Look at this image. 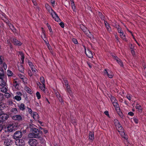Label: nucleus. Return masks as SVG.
<instances>
[{"instance_id": "nucleus-57", "label": "nucleus", "mask_w": 146, "mask_h": 146, "mask_svg": "<svg viewBox=\"0 0 146 146\" xmlns=\"http://www.w3.org/2000/svg\"><path fill=\"white\" fill-rule=\"evenodd\" d=\"M3 94L0 93V100H2L3 99Z\"/></svg>"}, {"instance_id": "nucleus-38", "label": "nucleus", "mask_w": 146, "mask_h": 146, "mask_svg": "<svg viewBox=\"0 0 146 146\" xmlns=\"http://www.w3.org/2000/svg\"><path fill=\"white\" fill-rule=\"evenodd\" d=\"M7 75L8 76H12L13 75L12 72L10 70H7Z\"/></svg>"}, {"instance_id": "nucleus-27", "label": "nucleus", "mask_w": 146, "mask_h": 146, "mask_svg": "<svg viewBox=\"0 0 146 146\" xmlns=\"http://www.w3.org/2000/svg\"><path fill=\"white\" fill-rule=\"evenodd\" d=\"M12 95L13 94L12 93H9L6 92L5 93L3 96H4L7 98H8L11 97Z\"/></svg>"}, {"instance_id": "nucleus-16", "label": "nucleus", "mask_w": 146, "mask_h": 146, "mask_svg": "<svg viewBox=\"0 0 146 146\" xmlns=\"http://www.w3.org/2000/svg\"><path fill=\"white\" fill-rule=\"evenodd\" d=\"M12 141L10 139H7L4 142V144L6 146H10L12 144Z\"/></svg>"}, {"instance_id": "nucleus-34", "label": "nucleus", "mask_w": 146, "mask_h": 146, "mask_svg": "<svg viewBox=\"0 0 146 146\" xmlns=\"http://www.w3.org/2000/svg\"><path fill=\"white\" fill-rule=\"evenodd\" d=\"M1 91L3 93H5L7 91V89L6 87H2V88H1Z\"/></svg>"}, {"instance_id": "nucleus-20", "label": "nucleus", "mask_w": 146, "mask_h": 146, "mask_svg": "<svg viewBox=\"0 0 146 146\" xmlns=\"http://www.w3.org/2000/svg\"><path fill=\"white\" fill-rule=\"evenodd\" d=\"M13 42L15 45L19 46L21 45L22 43L19 41L13 38Z\"/></svg>"}, {"instance_id": "nucleus-6", "label": "nucleus", "mask_w": 146, "mask_h": 146, "mask_svg": "<svg viewBox=\"0 0 146 146\" xmlns=\"http://www.w3.org/2000/svg\"><path fill=\"white\" fill-rule=\"evenodd\" d=\"M111 100L112 102L113 106L114 107L115 110H118L119 109V106L117 103V101L115 98L113 96H111Z\"/></svg>"}, {"instance_id": "nucleus-32", "label": "nucleus", "mask_w": 146, "mask_h": 146, "mask_svg": "<svg viewBox=\"0 0 146 146\" xmlns=\"http://www.w3.org/2000/svg\"><path fill=\"white\" fill-rule=\"evenodd\" d=\"M71 7H72V9L73 10V11L75 12L76 7L74 2L72 1H71Z\"/></svg>"}, {"instance_id": "nucleus-48", "label": "nucleus", "mask_w": 146, "mask_h": 146, "mask_svg": "<svg viewBox=\"0 0 146 146\" xmlns=\"http://www.w3.org/2000/svg\"><path fill=\"white\" fill-rule=\"evenodd\" d=\"M117 62L121 66H123V64L122 63V62L120 59L119 60V61L118 62Z\"/></svg>"}, {"instance_id": "nucleus-31", "label": "nucleus", "mask_w": 146, "mask_h": 146, "mask_svg": "<svg viewBox=\"0 0 146 146\" xmlns=\"http://www.w3.org/2000/svg\"><path fill=\"white\" fill-rule=\"evenodd\" d=\"M39 87L40 88L42 91H43L44 92H45V84H42L40 85Z\"/></svg>"}, {"instance_id": "nucleus-63", "label": "nucleus", "mask_w": 146, "mask_h": 146, "mask_svg": "<svg viewBox=\"0 0 146 146\" xmlns=\"http://www.w3.org/2000/svg\"><path fill=\"white\" fill-rule=\"evenodd\" d=\"M32 1L34 5H37V3L36 0H32Z\"/></svg>"}, {"instance_id": "nucleus-64", "label": "nucleus", "mask_w": 146, "mask_h": 146, "mask_svg": "<svg viewBox=\"0 0 146 146\" xmlns=\"http://www.w3.org/2000/svg\"><path fill=\"white\" fill-rule=\"evenodd\" d=\"M128 114L131 116H133L134 115V113L132 112H129Z\"/></svg>"}, {"instance_id": "nucleus-44", "label": "nucleus", "mask_w": 146, "mask_h": 146, "mask_svg": "<svg viewBox=\"0 0 146 146\" xmlns=\"http://www.w3.org/2000/svg\"><path fill=\"white\" fill-rule=\"evenodd\" d=\"M5 22L7 23V25L9 26V27H10L12 25L9 22V21L7 19L5 21Z\"/></svg>"}, {"instance_id": "nucleus-19", "label": "nucleus", "mask_w": 146, "mask_h": 146, "mask_svg": "<svg viewBox=\"0 0 146 146\" xmlns=\"http://www.w3.org/2000/svg\"><path fill=\"white\" fill-rule=\"evenodd\" d=\"M22 132L19 131H16L14 133L13 137H22Z\"/></svg>"}, {"instance_id": "nucleus-15", "label": "nucleus", "mask_w": 146, "mask_h": 146, "mask_svg": "<svg viewBox=\"0 0 146 146\" xmlns=\"http://www.w3.org/2000/svg\"><path fill=\"white\" fill-rule=\"evenodd\" d=\"M18 76L21 79L25 84L27 83V78L25 76L21 74H19Z\"/></svg>"}, {"instance_id": "nucleus-12", "label": "nucleus", "mask_w": 146, "mask_h": 146, "mask_svg": "<svg viewBox=\"0 0 146 146\" xmlns=\"http://www.w3.org/2000/svg\"><path fill=\"white\" fill-rule=\"evenodd\" d=\"M17 95L13 97V99L17 101H20L21 99V96L22 95L21 93L19 92H17L16 93Z\"/></svg>"}, {"instance_id": "nucleus-39", "label": "nucleus", "mask_w": 146, "mask_h": 146, "mask_svg": "<svg viewBox=\"0 0 146 146\" xmlns=\"http://www.w3.org/2000/svg\"><path fill=\"white\" fill-rule=\"evenodd\" d=\"M47 26L48 29H49V30L50 31V33H51L50 35H52V30L51 28L50 27V25H49L48 24V23H47Z\"/></svg>"}, {"instance_id": "nucleus-24", "label": "nucleus", "mask_w": 146, "mask_h": 146, "mask_svg": "<svg viewBox=\"0 0 146 146\" xmlns=\"http://www.w3.org/2000/svg\"><path fill=\"white\" fill-rule=\"evenodd\" d=\"M42 33H43V35L44 36V38H43V40H44L45 43L46 44L48 48H49V44L47 41L46 40V35L45 33V32L44 31H43Z\"/></svg>"}, {"instance_id": "nucleus-26", "label": "nucleus", "mask_w": 146, "mask_h": 146, "mask_svg": "<svg viewBox=\"0 0 146 146\" xmlns=\"http://www.w3.org/2000/svg\"><path fill=\"white\" fill-rule=\"evenodd\" d=\"M24 89L28 93L30 94L32 93V92L31 90L28 87L26 86L24 88Z\"/></svg>"}, {"instance_id": "nucleus-49", "label": "nucleus", "mask_w": 146, "mask_h": 146, "mask_svg": "<svg viewBox=\"0 0 146 146\" xmlns=\"http://www.w3.org/2000/svg\"><path fill=\"white\" fill-rule=\"evenodd\" d=\"M12 111L13 112L16 113H17L18 111L17 109L16 108H13L12 109Z\"/></svg>"}, {"instance_id": "nucleus-45", "label": "nucleus", "mask_w": 146, "mask_h": 146, "mask_svg": "<svg viewBox=\"0 0 146 146\" xmlns=\"http://www.w3.org/2000/svg\"><path fill=\"white\" fill-rule=\"evenodd\" d=\"M28 64L29 66L31 68L32 67H33L34 66V65L31 62L29 61L28 62Z\"/></svg>"}, {"instance_id": "nucleus-4", "label": "nucleus", "mask_w": 146, "mask_h": 146, "mask_svg": "<svg viewBox=\"0 0 146 146\" xmlns=\"http://www.w3.org/2000/svg\"><path fill=\"white\" fill-rule=\"evenodd\" d=\"M31 133L29 134L28 137H36L39 133V131L38 129L35 128H32L31 129Z\"/></svg>"}, {"instance_id": "nucleus-13", "label": "nucleus", "mask_w": 146, "mask_h": 146, "mask_svg": "<svg viewBox=\"0 0 146 146\" xmlns=\"http://www.w3.org/2000/svg\"><path fill=\"white\" fill-rule=\"evenodd\" d=\"M19 85V80L16 78L14 79L13 81V85L16 88H18V87Z\"/></svg>"}, {"instance_id": "nucleus-51", "label": "nucleus", "mask_w": 146, "mask_h": 146, "mask_svg": "<svg viewBox=\"0 0 146 146\" xmlns=\"http://www.w3.org/2000/svg\"><path fill=\"white\" fill-rule=\"evenodd\" d=\"M27 108L28 109V111L29 113L31 114L32 113V110L31 108L27 107Z\"/></svg>"}, {"instance_id": "nucleus-14", "label": "nucleus", "mask_w": 146, "mask_h": 146, "mask_svg": "<svg viewBox=\"0 0 146 146\" xmlns=\"http://www.w3.org/2000/svg\"><path fill=\"white\" fill-rule=\"evenodd\" d=\"M85 49V53L86 56L89 58H92L93 57V54L92 52L89 49H87L86 51V48L85 46H84Z\"/></svg>"}, {"instance_id": "nucleus-53", "label": "nucleus", "mask_w": 146, "mask_h": 146, "mask_svg": "<svg viewBox=\"0 0 146 146\" xmlns=\"http://www.w3.org/2000/svg\"><path fill=\"white\" fill-rule=\"evenodd\" d=\"M31 69L33 73H35L36 72V69L35 68V66H34L33 67H32V68H31Z\"/></svg>"}, {"instance_id": "nucleus-36", "label": "nucleus", "mask_w": 146, "mask_h": 146, "mask_svg": "<svg viewBox=\"0 0 146 146\" xmlns=\"http://www.w3.org/2000/svg\"><path fill=\"white\" fill-rule=\"evenodd\" d=\"M119 130H118V131L119 132L120 134L121 135L122 137H124V136L125 135V133L123 131V129H122V130H121V131H120Z\"/></svg>"}, {"instance_id": "nucleus-7", "label": "nucleus", "mask_w": 146, "mask_h": 146, "mask_svg": "<svg viewBox=\"0 0 146 146\" xmlns=\"http://www.w3.org/2000/svg\"><path fill=\"white\" fill-rule=\"evenodd\" d=\"M9 117L8 115L5 113L0 114V122H3L7 120Z\"/></svg>"}, {"instance_id": "nucleus-11", "label": "nucleus", "mask_w": 146, "mask_h": 146, "mask_svg": "<svg viewBox=\"0 0 146 146\" xmlns=\"http://www.w3.org/2000/svg\"><path fill=\"white\" fill-rule=\"evenodd\" d=\"M29 143L31 146H36L38 144V142L36 139H31L29 140Z\"/></svg>"}, {"instance_id": "nucleus-47", "label": "nucleus", "mask_w": 146, "mask_h": 146, "mask_svg": "<svg viewBox=\"0 0 146 146\" xmlns=\"http://www.w3.org/2000/svg\"><path fill=\"white\" fill-rule=\"evenodd\" d=\"M72 41L75 44H77L78 43L77 40L75 38H72Z\"/></svg>"}, {"instance_id": "nucleus-30", "label": "nucleus", "mask_w": 146, "mask_h": 146, "mask_svg": "<svg viewBox=\"0 0 146 146\" xmlns=\"http://www.w3.org/2000/svg\"><path fill=\"white\" fill-rule=\"evenodd\" d=\"M5 108V104L2 102H0V110H2Z\"/></svg>"}, {"instance_id": "nucleus-28", "label": "nucleus", "mask_w": 146, "mask_h": 146, "mask_svg": "<svg viewBox=\"0 0 146 146\" xmlns=\"http://www.w3.org/2000/svg\"><path fill=\"white\" fill-rule=\"evenodd\" d=\"M120 36L124 40L127 41L126 38L125 37V36L124 33L123 32L120 33Z\"/></svg>"}, {"instance_id": "nucleus-50", "label": "nucleus", "mask_w": 146, "mask_h": 146, "mask_svg": "<svg viewBox=\"0 0 146 146\" xmlns=\"http://www.w3.org/2000/svg\"><path fill=\"white\" fill-rule=\"evenodd\" d=\"M115 37L116 39V41L117 42V43L118 42H119V38L118 37V36L116 35H115Z\"/></svg>"}, {"instance_id": "nucleus-55", "label": "nucleus", "mask_w": 146, "mask_h": 146, "mask_svg": "<svg viewBox=\"0 0 146 146\" xmlns=\"http://www.w3.org/2000/svg\"><path fill=\"white\" fill-rule=\"evenodd\" d=\"M127 98L129 100H130L131 99V95L130 94H128L127 96Z\"/></svg>"}, {"instance_id": "nucleus-40", "label": "nucleus", "mask_w": 146, "mask_h": 146, "mask_svg": "<svg viewBox=\"0 0 146 146\" xmlns=\"http://www.w3.org/2000/svg\"><path fill=\"white\" fill-rule=\"evenodd\" d=\"M117 30L118 32L119 33H120L123 32V31L121 30V27L119 26L118 25L117 27Z\"/></svg>"}, {"instance_id": "nucleus-37", "label": "nucleus", "mask_w": 146, "mask_h": 146, "mask_svg": "<svg viewBox=\"0 0 146 146\" xmlns=\"http://www.w3.org/2000/svg\"><path fill=\"white\" fill-rule=\"evenodd\" d=\"M66 87V90L67 91V92H68V93L70 94V95H72V92L70 90V86H68Z\"/></svg>"}, {"instance_id": "nucleus-43", "label": "nucleus", "mask_w": 146, "mask_h": 146, "mask_svg": "<svg viewBox=\"0 0 146 146\" xmlns=\"http://www.w3.org/2000/svg\"><path fill=\"white\" fill-rule=\"evenodd\" d=\"M14 33H17V31L16 29L13 26V28H12L10 29Z\"/></svg>"}, {"instance_id": "nucleus-8", "label": "nucleus", "mask_w": 146, "mask_h": 146, "mask_svg": "<svg viewBox=\"0 0 146 146\" xmlns=\"http://www.w3.org/2000/svg\"><path fill=\"white\" fill-rule=\"evenodd\" d=\"M105 76H108L109 78H111L113 76V73L108 69H105L104 71Z\"/></svg>"}, {"instance_id": "nucleus-21", "label": "nucleus", "mask_w": 146, "mask_h": 146, "mask_svg": "<svg viewBox=\"0 0 146 146\" xmlns=\"http://www.w3.org/2000/svg\"><path fill=\"white\" fill-rule=\"evenodd\" d=\"M18 106L20 110L24 111L25 109V106L23 103H21L18 105Z\"/></svg>"}, {"instance_id": "nucleus-17", "label": "nucleus", "mask_w": 146, "mask_h": 146, "mask_svg": "<svg viewBox=\"0 0 146 146\" xmlns=\"http://www.w3.org/2000/svg\"><path fill=\"white\" fill-rule=\"evenodd\" d=\"M12 118L15 120L19 121L22 120V116L20 115H16L12 116Z\"/></svg>"}, {"instance_id": "nucleus-60", "label": "nucleus", "mask_w": 146, "mask_h": 146, "mask_svg": "<svg viewBox=\"0 0 146 146\" xmlns=\"http://www.w3.org/2000/svg\"><path fill=\"white\" fill-rule=\"evenodd\" d=\"M28 73L29 76H32L33 75L32 73L31 70H29L28 72Z\"/></svg>"}, {"instance_id": "nucleus-18", "label": "nucleus", "mask_w": 146, "mask_h": 146, "mask_svg": "<svg viewBox=\"0 0 146 146\" xmlns=\"http://www.w3.org/2000/svg\"><path fill=\"white\" fill-rule=\"evenodd\" d=\"M55 94L56 97L58 98L60 102L63 103L64 101L61 95L57 91H55Z\"/></svg>"}, {"instance_id": "nucleus-2", "label": "nucleus", "mask_w": 146, "mask_h": 146, "mask_svg": "<svg viewBox=\"0 0 146 146\" xmlns=\"http://www.w3.org/2000/svg\"><path fill=\"white\" fill-rule=\"evenodd\" d=\"M6 79L4 76V70L2 68L0 69V85L5 87L6 85Z\"/></svg>"}, {"instance_id": "nucleus-59", "label": "nucleus", "mask_w": 146, "mask_h": 146, "mask_svg": "<svg viewBox=\"0 0 146 146\" xmlns=\"http://www.w3.org/2000/svg\"><path fill=\"white\" fill-rule=\"evenodd\" d=\"M60 26L62 28H64V24L63 22H61L59 24Z\"/></svg>"}, {"instance_id": "nucleus-33", "label": "nucleus", "mask_w": 146, "mask_h": 146, "mask_svg": "<svg viewBox=\"0 0 146 146\" xmlns=\"http://www.w3.org/2000/svg\"><path fill=\"white\" fill-rule=\"evenodd\" d=\"M116 111H117V113H118V115H119V116L121 117H123V114L122 113V112H121L120 111V109L119 108V109L118 110H115Z\"/></svg>"}, {"instance_id": "nucleus-3", "label": "nucleus", "mask_w": 146, "mask_h": 146, "mask_svg": "<svg viewBox=\"0 0 146 146\" xmlns=\"http://www.w3.org/2000/svg\"><path fill=\"white\" fill-rule=\"evenodd\" d=\"M18 127V124L16 123H13L8 125L7 127V130L9 132H12L15 130Z\"/></svg>"}, {"instance_id": "nucleus-29", "label": "nucleus", "mask_w": 146, "mask_h": 146, "mask_svg": "<svg viewBox=\"0 0 146 146\" xmlns=\"http://www.w3.org/2000/svg\"><path fill=\"white\" fill-rule=\"evenodd\" d=\"M135 107L140 112L142 111V108L141 106L139 105L138 104H137Z\"/></svg>"}, {"instance_id": "nucleus-52", "label": "nucleus", "mask_w": 146, "mask_h": 146, "mask_svg": "<svg viewBox=\"0 0 146 146\" xmlns=\"http://www.w3.org/2000/svg\"><path fill=\"white\" fill-rule=\"evenodd\" d=\"M64 83H65V84L66 87L68 86H69L68 84V81H67V80H64Z\"/></svg>"}, {"instance_id": "nucleus-5", "label": "nucleus", "mask_w": 146, "mask_h": 146, "mask_svg": "<svg viewBox=\"0 0 146 146\" xmlns=\"http://www.w3.org/2000/svg\"><path fill=\"white\" fill-rule=\"evenodd\" d=\"M21 137H14L15 140V143L18 146H23L25 144L24 140L21 139Z\"/></svg>"}, {"instance_id": "nucleus-23", "label": "nucleus", "mask_w": 146, "mask_h": 146, "mask_svg": "<svg viewBox=\"0 0 146 146\" xmlns=\"http://www.w3.org/2000/svg\"><path fill=\"white\" fill-rule=\"evenodd\" d=\"M32 116L33 119L36 121L38 120L39 117V115L36 112L33 113L32 115Z\"/></svg>"}, {"instance_id": "nucleus-54", "label": "nucleus", "mask_w": 146, "mask_h": 146, "mask_svg": "<svg viewBox=\"0 0 146 146\" xmlns=\"http://www.w3.org/2000/svg\"><path fill=\"white\" fill-rule=\"evenodd\" d=\"M50 2L53 7L55 6V0H51Z\"/></svg>"}, {"instance_id": "nucleus-22", "label": "nucleus", "mask_w": 146, "mask_h": 146, "mask_svg": "<svg viewBox=\"0 0 146 146\" xmlns=\"http://www.w3.org/2000/svg\"><path fill=\"white\" fill-rule=\"evenodd\" d=\"M19 53L21 56V64H23L24 62V59L25 58L24 54L22 52H19Z\"/></svg>"}, {"instance_id": "nucleus-58", "label": "nucleus", "mask_w": 146, "mask_h": 146, "mask_svg": "<svg viewBox=\"0 0 146 146\" xmlns=\"http://www.w3.org/2000/svg\"><path fill=\"white\" fill-rule=\"evenodd\" d=\"M94 137V134L92 132H90L89 134V137Z\"/></svg>"}, {"instance_id": "nucleus-25", "label": "nucleus", "mask_w": 146, "mask_h": 146, "mask_svg": "<svg viewBox=\"0 0 146 146\" xmlns=\"http://www.w3.org/2000/svg\"><path fill=\"white\" fill-rule=\"evenodd\" d=\"M104 23L108 31L110 32L111 31V29L109 24L106 21H105Z\"/></svg>"}, {"instance_id": "nucleus-62", "label": "nucleus", "mask_w": 146, "mask_h": 146, "mask_svg": "<svg viewBox=\"0 0 146 146\" xmlns=\"http://www.w3.org/2000/svg\"><path fill=\"white\" fill-rule=\"evenodd\" d=\"M131 53L133 56H134L135 54V52L134 51V49L131 50Z\"/></svg>"}, {"instance_id": "nucleus-41", "label": "nucleus", "mask_w": 146, "mask_h": 146, "mask_svg": "<svg viewBox=\"0 0 146 146\" xmlns=\"http://www.w3.org/2000/svg\"><path fill=\"white\" fill-rule=\"evenodd\" d=\"M40 81L43 84H45V80L44 77L43 76H41L40 78Z\"/></svg>"}, {"instance_id": "nucleus-1", "label": "nucleus", "mask_w": 146, "mask_h": 146, "mask_svg": "<svg viewBox=\"0 0 146 146\" xmlns=\"http://www.w3.org/2000/svg\"><path fill=\"white\" fill-rule=\"evenodd\" d=\"M45 7L48 11L49 13L51 15L53 19L56 21L58 22L60 21L58 15L50 7L48 4L45 5Z\"/></svg>"}, {"instance_id": "nucleus-42", "label": "nucleus", "mask_w": 146, "mask_h": 146, "mask_svg": "<svg viewBox=\"0 0 146 146\" xmlns=\"http://www.w3.org/2000/svg\"><path fill=\"white\" fill-rule=\"evenodd\" d=\"M36 95L38 99H39L41 98V95L39 92H36Z\"/></svg>"}, {"instance_id": "nucleus-9", "label": "nucleus", "mask_w": 146, "mask_h": 146, "mask_svg": "<svg viewBox=\"0 0 146 146\" xmlns=\"http://www.w3.org/2000/svg\"><path fill=\"white\" fill-rule=\"evenodd\" d=\"M114 122L115 125L116 126V128L118 130H122L123 128L121 126V125L117 119H114Z\"/></svg>"}, {"instance_id": "nucleus-46", "label": "nucleus", "mask_w": 146, "mask_h": 146, "mask_svg": "<svg viewBox=\"0 0 146 146\" xmlns=\"http://www.w3.org/2000/svg\"><path fill=\"white\" fill-rule=\"evenodd\" d=\"M133 121L136 124H137L138 123V119L136 118L135 117H133Z\"/></svg>"}, {"instance_id": "nucleus-10", "label": "nucleus", "mask_w": 146, "mask_h": 146, "mask_svg": "<svg viewBox=\"0 0 146 146\" xmlns=\"http://www.w3.org/2000/svg\"><path fill=\"white\" fill-rule=\"evenodd\" d=\"M80 28L87 36L89 37L90 36V33L84 26L83 25H80Z\"/></svg>"}, {"instance_id": "nucleus-61", "label": "nucleus", "mask_w": 146, "mask_h": 146, "mask_svg": "<svg viewBox=\"0 0 146 146\" xmlns=\"http://www.w3.org/2000/svg\"><path fill=\"white\" fill-rule=\"evenodd\" d=\"M104 113L106 115L109 117V112L108 111H105L104 112Z\"/></svg>"}, {"instance_id": "nucleus-35", "label": "nucleus", "mask_w": 146, "mask_h": 146, "mask_svg": "<svg viewBox=\"0 0 146 146\" xmlns=\"http://www.w3.org/2000/svg\"><path fill=\"white\" fill-rule=\"evenodd\" d=\"M18 69L19 71L22 73H23L24 72V69L23 66L21 65L20 66L18 67Z\"/></svg>"}, {"instance_id": "nucleus-56", "label": "nucleus", "mask_w": 146, "mask_h": 146, "mask_svg": "<svg viewBox=\"0 0 146 146\" xmlns=\"http://www.w3.org/2000/svg\"><path fill=\"white\" fill-rule=\"evenodd\" d=\"M3 66L5 70H6L7 68V65L5 63H3Z\"/></svg>"}]
</instances>
